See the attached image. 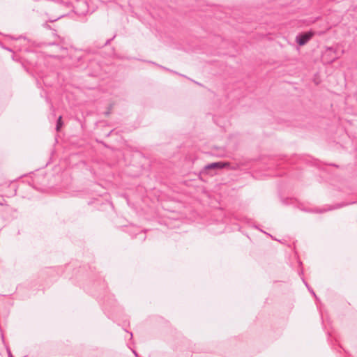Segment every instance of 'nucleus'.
Wrapping results in <instances>:
<instances>
[{
	"label": "nucleus",
	"mask_w": 357,
	"mask_h": 357,
	"mask_svg": "<svg viewBox=\"0 0 357 357\" xmlns=\"http://www.w3.org/2000/svg\"><path fill=\"white\" fill-rule=\"evenodd\" d=\"M63 125V122H62V118L61 116H60L57 120V122H56V131H59L61 126Z\"/></svg>",
	"instance_id": "3"
},
{
	"label": "nucleus",
	"mask_w": 357,
	"mask_h": 357,
	"mask_svg": "<svg viewBox=\"0 0 357 357\" xmlns=\"http://www.w3.org/2000/svg\"><path fill=\"white\" fill-rule=\"evenodd\" d=\"M8 356H9V357H13L10 351H8Z\"/></svg>",
	"instance_id": "6"
},
{
	"label": "nucleus",
	"mask_w": 357,
	"mask_h": 357,
	"mask_svg": "<svg viewBox=\"0 0 357 357\" xmlns=\"http://www.w3.org/2000/svg\"><path fill=\"white\" fill-rule=\"evenodd\" d=\"M133 353L135 354V356H137V354L136 353V351H133Z\"/></svg>",
	"instance_id": "8"
},
{
	"label": "nucleus",
	"mask_w": 357,
	"mask_h": 357,
	"mask_svg": "<svg viewBox=\"0 0 357 357\" xmlns=\"http://www.w3.org/2000/svg\"><path fill=\"white\" fill-rule=\"evenodd\" d=\"M302 280L303 281L304 284H305V286L307 287V288L308 289V290L310 291V293L314 296L317 298L316 296V294L314 292V291L309 287L308 284L304 280L303 278H302Z\"/></svg>",
	"instance_id": "4"
},
{
	"label": "nucleus",
	"mask_w": 357,
	"mask_h": 357,
	"mask_svg": "<svg viewBox=\"0 0 357 357\" xmlns=\"http://www.w3.org/2000/svg\"><path fill=\"white\" fill-rule=\"evenodd\" d=\"M56 47H57V48H59V49H60V50H65V49H63V48H61L59 46H56Z\"/></svg>",
	"instance_id": "7"
},
{
	"label": "nucleus",
	"mask_w": 357,
	"mask_h": 357,
	"mask_svg": "<svg viewBox=\"0 0 357 357\" xmlns=\"http://www.w3.org/2000/svg\"><path fill=\"white\" fill-rule=\"evenodd\" d=\"M227 165V163L223 162H213L206 165L204 170L207 174L213 175L217 169H221Z\"/></svg>",
	"instance_id": "1"
},
{
	"label": "nucleus",
	"mask_w": 357,
	"mask_h": 357,
	"mask_svg": "<svg viewBox=\"0 0 357 357\" xmlns=\"http://www.w3.org/2000/svg\"><path fill=\"white\" fill-rule=\"evenodd\" d=\"M334 208H328V209H323V210H321L320 212H323V211H328V210H331V209H333Z\"/></svg>",
	"instance_id": "5"
},
{
	"label": "nucleus",
	"mask_w": 357,
	"mask_h": 357,
	"mask_svg": "<svg viewBox=\"0 0 357 357\" xmlns=\"http://www.w3.org/2000/svg\"><path fill=\"white\" fill-rule=\"evenodd\" d=\"M313 33L312 32L303 33L296 36V41L299 45L303 46L311 39Z\"/></svg>",
	"instance_id": "2"
}]
</instances>
